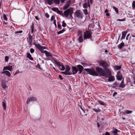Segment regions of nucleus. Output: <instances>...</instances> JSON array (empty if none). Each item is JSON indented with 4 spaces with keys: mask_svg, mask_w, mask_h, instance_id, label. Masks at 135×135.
Here are the masks:
<instances>
[{
    "mask_svg": "<svg viewBox=\"0 0 135 135\" xmlns=\"http://www.w3.org/2000/svg\"><path fill=\"white\" fill-rule=\"evenodd\" d=\"M98 62L99 66L103 67L108 75H111V70L108 68L109 65L107 62L102 60H99Z\"/></svg>",
    "mask_w": 135,
    "mask_h": 135,
    "instance_id": "f257e3e1",
    "label": "nucleus"
},
{
    "mask_svg": "<svg viewBox=\"0 0 135 135\" xmlns=\"http://www.w3.org/2000/svg\"><path fill=\"white\" fill-rule=\"evenodd\" d=\"M96 70L97 73L101 76H104L106 78L108 77L109 76H111V75H108L106 71H104L101 68L96 67Z\"/></svg>",
    "mask_w": 135,
    "mask_h": 135,
    "instance_id": "f03ea898",
    "label": "nucleus"
},
{
    "mask_svg": "<svg viewBox=\"0 0 135 135\" xmlns=\"http://www.w3.org/2000/svg\"><path fill=\"white\" fill-rule=\"evenodd\" d=\"M84 70L86 72L89 73V74L94 76H98V74L95 71L94 69L93 68L92 69H88L85 68L84 69Z\"/></svg>",
    "mask_w": 135,
    "mask_h": 135,
    "instance_id": "7ed1b4c3",
    "label": "nucleus"
},
{
    "mask_svg": "<svg viewBox=\"0 0 135 135\" xmlns=\"http://www.w3.org/2000/svg\"><path fill=\"white\" fill-rule=\"evenodd\" d=\"M92 32L89 31H86L84 33V39H91L92 38Z\"/></svg>",
    "mask_w": 135,
    "mask_h": 135,
    "instance_id": "20e7f679",
    "label": "nucleus"
},
{
    "mask_svg": "<svg viewBox=\"0 0 135 135\" xmlns=\"http://www.w3.org/2000/svg\"><path fill=\"white\" fill-rule=\"evenodd\" d=\"M73 13V9L70 8L64 12V15H65V17H68L69 15H70V17H72V15Z\"/></svg>",
    "mask_w": 135,
    "mask_h": 135,
    "instance_id": "39448f33",
    "label": "nucleus"
},
{
    "mask_svg": "<svg viewBox=\"0 0 135 135\" xmlns=\"http://www.w3.org/2000/svg\"><path fill=\"white\" fill-rule=\"evenodd\" d=\"M66 70L65 71H61L62 74H64L65 75H71V72L70 71V68L68 65H65Z\"/></svg>",
    "mask_w": 135,
    "mask_h": 135,
    "instance_id": "423d86ee",
    "label": "nucleus"
},
{
    "mask_svg": "<svg viewBox=\"0 0 135 135\" xmlns=\"http://www.w3.org/2000/svg\"><path fill=\"white\" fill-rule=\"evenodd\" d=\"M33 44L42 53H45V51H46V50H42L45 49L46 47L45 46H42L39 44H36L35 43H33Z\"/></svg>",
    "mask_w": 135,
    "mask_h": 135,
    "instance_id": "0eeeda50",
    "label": "nucleus"
},
{
    "mask_svg": "<svg viewBox=\"0 0 135 135\" xmlns=\"http://www.w3.org/2000/svg\"><path fill=\"white\" fill-rule=\"evenodd\" d=\"M55 63L59 67L60 70L64 71L65 69V67L63 65L62 63L60 62L55 61Z\"/></svg>",
    "mask_w": 135,
    "mask_h": 135,
    "instance_id": "6e6552de",
    "label": "nucleus"
},
{
    "mask_svg": "<svg viewBox=\"0 0 135 135\" xmlns=\"http://www.w3.org/2000/svg\"><path fill=\"white\" fill-rule=\"evenodd\" d=\"M71 75H74L76 74L78 71V69L75 66H72L71 68Z\"/></svg>",
    "mask_w": 135,
    "mask_h": 135,
    "instance_id": "1a4fd4ad",
    "label": "nucleus"
},
{
    "mask_svg": "<svg viewBox=\"0 0 135 135\" xmlns=\"http://www.w3.org/2000/svg\"><path fill=\"white\" fill-rule=\"evenodd\" d=\"M36 101V97H32L28 98L27 100L26 103L27 104H28L30 101L34 102Z\"/></svg>",
    "mask_w": 135,
    "mask_h": 135,
    "instance_id": "9d476101",
    "label": "nucleus"
},
{
    "mask_svg": "<svg viewBox=\"0 0 135 135\" xmlns=\"http://www.w3.org/2000/svg\"><path fill=\"white\" fill-rule=\"evenodd\" d=\"M83 13L80 10H78L75 12V15L76 17H82Z\"/></svg>",
    "mask_w": 135,
    "mask_h": 135,
    "instance_id": "9b49d317",
    "label": "nucleus"
},
{
    "mask_svg": "<svg viewBox=\"0 0 135 135\" xmlns=\"http://www.w3.org/2000/svg\"><path fill=\"white\" fill-rule=\"evenodd\" d=\"M28 41L29 45L31 46L32 45V36L30 34L28 33Z\"/></svg>",
    "mask_w": 135,
    "mask_h": 135,
    "instance_id": "f8f14e48",
    "label": "nucleus"
},
{
    "mask_svg": "<svg viewBox=\"0 0 135 135\" xmlns=\"http://www.w3.org/2000/svg\"><path fill=\"white\" fill-rule=\"evenodd\" d=\"M12 69V66L9 65L7 66H4L3 67V70H8L10 71H11Z\"/></svg>",
    "mask_w": 135,
    "mask_h": 135,
    "instance_id": "ddd939ff",
    "label": "nucleus"
},
{
    "mask_svg": "<svg viewBox=\"0 0 135 135\" xmlns=\"http://www.w3.org/2000/svg\"><path fill=\"white\" fill-rule=\"evenodd\" d=\"M128 32L127 31H123L122 32V36L121 38V40L123 39H124L125 38Z\"/></svg>",
    "mask_w": 135,
    "mask_h": 135,
    "instance_id": "4468645a",
    "label": "nucleus"
},
{
    "mask_svg": "<svg viewBox=\"0 0 135 135\" xmlns=\"http://www.w3.org/2000/svg\"><path fill=\"white\" fill-rule=\"evenodd\" d=\"M79 107V108L80 109L79 110L80 113L81 115H82L85 113V110H84V108L82 106H80Z\"/></svg>",
    "mask_w": 135,
    "mask_h": 135,
    "instance_id": "2eb2a0df",
    "label": "nucleus"
},
{
    "mask_svg": "<svg viewBox=\"0 0 135 135\" xmlns=\"http://www.w3.org/2000/svg\"><path fill=\"white\" fill-rule=\"evenodd\" d=\"M45 54L47 57H52V54L50 52L47 51H45Z\"/></svg>",
    "mask_w": 135,
    "mask_h": 135,
    "instance_id": "dca6fc26",
    "label": "nucleus"
},
{
    "mask_svg": "<svg viewBox=\"0 0 135 135\" xmlns=\"http://www.w3.org/2000/svg\"><path fill=\"white\" fill-rule=\"evenodd\" d=\"M109 77V79H108V81L109 82H111L114 81L115 80V78L114 76H110Z\"/></svg>",
    "mask_w": 135,
    "mask_h": 135,
    "instance_id": "f3484780",
    "label": "nucleus"
},
{
    "mask_svg": "<svg viewBox=\"0 0 135 135\" xmlns=\"http://www.w3.org/2000/svg\"><path fill=\"white\" fill-rule=\"evenodd\" d=\"M2 74L4 73V74H5L7 76L9 77H10L11 75L10 72L8 71H7V70L4 71H3L2 72Z\"/></svg>",
    "mask_w": 135,
    "mask_h": 135,
    "instance_id": "a211bd4d",
    "label": "nucleus"
},
{
    "mask_svg": "<svg viewBox=\"0 0 135 135\" xmlns=\"http://www.w3.org/2000/svg\"><path fill=\"white\" fill-rule=\"evenodd\" d=\"M117 131L116 129H113L110 131V132L112 133V135H118L117 132Z\"/></svg>",
    "mask_w": 135,
    "mask_h": 135,
    "instance_id": "6ab92c4d",
    "label": "nucleus"
},
{
    "mask_svg": "<svg viewBox=\"0 0 135 135\" xmlns=\"http://www.w3.org/2000/svg\"><path fill=\"white\" fill-rule=\"evenodd\" d=\"M2 87L4 89L7 88V86H6V83L5 82L3 81L1 83Z\"/></svg>",
    "mask_w": 135,
    "mask_h": 135,
    "instance_id": "aec40b11",
    "label": "nucleus"
},
{
    "mask_svg": "<svg viewBox=\"0 0 135 135\" xmlns=\"http://www.w3.org/2000/svg\"><path fill=\"white\" fill-rule=\"evenodd\" d=\"M124 44L123 42L122 41V42L119 44L118 45V47L119 49H121L122 47L124 46Z\"/></svg>",
    "mask_w": 135,
    "mask_h": 135,
    "instance_id": "412c9836",
    "label": "nucleus"
},
{
    "mask_svg": "<svg viewBox=\"0 0 135 135\" xmlns=\"http://www.w3.org/2000/svg\"><path fill=\"white\" fill-rule=\"evenodd\" d=\"M125 86V85L124 83V79L121 81L120 84L119 86V87L122 88H124Z\"/></svg>",
    "mask_w": 135,
    "mask_h": 135,
    "instance_id": "4be33fe9",
    "label": "nucleus"
},
{
    "mask_svg": "<svg viewBox=\"0 0 135 135\" xmlns=\"http://www.w3.org/2000/svg\"><path fill=\"white\" fill-rule=\"evenodd\" d=\"M27 57L31 60H33V58L31 56V55L29 53H27Z\"/></svg>",
    "mask_w": 135,
    "mask_h": 135,
    "instance_id": "5701e85b",
    "label": "nucleus"
},
{
    "mask_svg": "<svg viewBox=\"0 0 135 135\" xmlns=\"http://www.w3.org/2000/svg\"><path fill=\"white\" fill-rule=\"evenodd\" d=\"M117 79L118 80H121L122 77L121 74H118L117 76Z\"/></svg>",
    "mask_w": 135,
    "mask_h": 135,
    "instance_id": "b1692460",
    "label": "nucleus"
},
{
    "mask_svg": "<svg viewBox=\"0 0 135 135\" xmlns=\"http://www.w3.org/2000/svg\"><path fill=\"white\" fill-rule=\"evenodd\" d=\"M77 67L78 68L79 70H83L84 69L83 67L80 65H78Z\"/></svg>",
    "mask_w": 135,
    "mask_h": 135,
    "instance_id": "393cba45",
    "label": "nucleus"
},
{
    "mask_svg": "<svg viewBox=\"0 0 135 135\" xmlns=\"http://www.w3.org/2000/svg\"><path fill=\"white\" fill-rule=\"evenodd\" d=\"M114 68L115 70H118L121 68V66H114Z\"/></svg>",
    "mask_w": 135,
    "mask_h": 135,
    "instance_id": "a878e982",
    "label": "nucleus"
},
{
    "mask_svg": "<svg viewBox=\"0 0 135 135\" xmlns=\"http://www.w3.org/2000/svg\"><path fill=\"white\" fill-rule=\"evenodd\" d=\"M56 13H57L60 14V15L61 16H63L64 15V13H63L62 11H60L59 9Z\"/></svg>",
    "mask_w": 135,
    "mask_h": 135,
    "instance_id": "bb28decb",
    "label": "nucleus"
},
{
    "mask_svg": "<svg viewBox=\"0 0 135 135\" xmlns=\"http://www.w3.org/2000/svg\"><path fill=\"white\" fill-rule=\"evenodd\" d=\"M56 13H57L60 14V15L61 16H63L64 15V13H63L62 11H60L59 9Z\"/></svg>",
    "mask_w": 135,
    "mask_h": 135,
    "instance_id": "cd10ccee",
    "label": "nucleus"
},
{
    "mask_svg": "<svg viewBox=\"0 0 135 135\" xmlns=\"http://www.w3.org/2000/svg\"><path fill=\"white\" fill-rule=\"evenodd\" d=\"M70 5L69 3H67L65 4L64 6L63 9L64 10H65L67 9L69 7Z\"/></svg>",
    "mask_w": 135,
    "mask_h": 135,
    "instance_id": "c85d7f7f",
    "label": "nucleus"
},
{
    "mask_svg": "<svg viewBox=\"0 0 135 135\" xmlns=\"http://www.w3.org/2000/svg\"><path fill=\"white\" fill-rule=\"evenodd\" d=\"M78 40L80 43L82 42L83 41L82 36L79 37Z\"/></svg>",
    "mask_w": 135,
    "mask_h": 135,
    "instance_id": "c756f323",
    "label": "nucleus"
},
{
    "mask_svg": "<svg viewBox=\"0 0 135 135\" xmlns=\"http://www.w3.org/2000/svg\"><path fill=\"white\" fill-rule=\"evenodd\" d=\"M98 102L99 104L101 105H104L105 104L104 102L99 100H98Z\"/></svg>",
    "mask_w": 135,
    "mask_h": 135,
    "instance_id": "7c9ffc66",
    "label": "nucleus"
},
{
    "mask_svg": "<svg viewBox=\"0 0 135 135\" xmlns=\"http://www.w3.org/2000/svg\"><path fill=\"white\" fill-rule=\"evenodd\" d=\"M78 36H82V32L81 31H79L78 32Z\"/></svg>",
    "mask_w": 135,
    "mask_h": 135,
    "instance_id": "2f4dec72",
    "label": "nucleus"
},
{
    "mask_svg": "<svg viewBox=\"0 0 135 135\" xmlns=\"http://www.w3.org/2000/svg\"><path fill=\"white\" fill-rule=\"evenodd\" d=\"M92 109L97 113H98L100 112V110L99 108H93Z\"/></svg>",
    "mask_w": 135,
    "mask_h": 135,
    "instance_id": "473e14b6",
    "label": "nucleus"
},
{
    "mask_svg": "<svg viewBox=\"0 0 135 135\" xmlns=\"http://www.w3.org/2000/svg\"><path fill=\"white\" fill-rule=\"evenodd\" d=\"M2 105L3 108V109L5 110H6V103L4 102H2Z\"/></svg>",
    "mask_w": 135,
    "mask_h": 135,
    "instance_id": "72a5a7b5",
    "label": "nucleus"
},
{
    "mask_svg": "<svg viewBox=\"0 0 135 135\" xmlns=\"http://www.w3.org/2000/svg\"><path fill=\"white\" fill-rule=\"evenodd\" d=\"M65 31V30L63 28L62 30L59 31V32H57V34L58 35L64 32Z\"/></svg>",
    "mask_w": 135,
    "mask_h": 135,
    "instance_id": "f704fd0d",
    "label": "nucleus"
},
{
    "mask_svg": "<svg viewBox=\"0 0 135 135\" xmlns=\"http://www.w3.org/2000/svg\"><path fill=\"white\" fill-rule=\"evenodd\" d=\"M132 111L131 110H126L125 112V114H129L132 113Z\"/></svg>",
    "mask_w": 135,
    "mask_h": 135,
    "instance_id": "c9c22d12",
    "label": "nucleus"
},
{
    "mask_svg": "<svg viewBox=\"0 0 135 135\" xmlns=\"http://www.w3.org/2000/svg\"><path fill=\"white\" fill-rule=\"evenodd\" d=\"M34 25L33 23L31 26V33H33L34 32Z\"/></svg>",
    "mask_w": 135,
    "mask_h": 135,
    "instance_id": "e433bc0d",
    "label": "nucleus"
},
{
    "mask_svg": "<svg viewBox=\"0 0 135 135\" xmlns=\"http://www.w3.org/2000/svg\"><path fill=\"white\" fill-rule=\"evenodd\" d=\"M83 7L84 8H88V4L86 3H84L83 4Z\"/></svg>",
    "mask_w": 135,
    "mask_h": 135,
    "instance_id": "4c0bfd02",
    "label": "nucleus"
},
{
    "mask_svg": "<svg viewBox=\"0 0 135 135\" xmlns=\"http://www.w3.org/2000/svg\"><path fill=\"white\" fill-rule=\"evenodd\" d=\"M52 11L57 12L59 10V9L57 8L54 7L52 8Z\"/></svg>",
    "mask_w": 135,
    "mask_h": 135,
    "instance_id": "58836bf2",
    "label": "nucleus"
},
{
    "mask_svg": "<svg viewBox=\"0 0 135 135\" xmlns=\"http://www.w3.org/2000/svg\"><path fill=\"white\" fill-rule=\"evenodd\" d=\"M113 8L114 10L118 14L119 13V11L118 10V8H117L115 7L114 6H113Z\"/></svg>",
    "mask_w": 135,
    "mask_h": 135,
    "instance_id": "ea45409f",
    "label": "nucleus"
},
{
    "mask_svg": "<svg viewBox=\"0 0 135 135\" xmlns=\"http://www.w3.org/2000/svg\"><path fill=\"white\" fill-rule=\"evenodd\" d=\"M132 8L133 9H135V0L133 1L132 3Z\"/></svg>",
    "mask_w": 135,
    "mask_h": 135,
    "instance_id": "a19ab883",
    "label": "nucleus"
},
{
    "mask_svg": "<svg viewBox=\"0 0 135 135\" xmlns=\"http://www.w3.org/2000/svg\"><path fill=\"white\" fill-rule=\"evenodd\" d=\"M60 0H54V3L57 4H59L60 3Z\"/></svg>",
    "mask_w": 135,
    "mask_h": 135,
    "instance_id": "79ce46f5",
    "label": "nucleus"
},
{
    "mask_svg": "<svg viewBox=\"0 0 135 135\" xmlns=\"http://www.w3.org/2000/svg\"><path fill=\"white\" fill-rule=\"evenodd\" d=\"M53 0H47L48 3L50 5H51L52 4V2Z\"/></svg>",
    "mask_w": 135,
    "mask_h": 135,
    "instance_id": "37998d69",
    "label": "nucleus"
},
{
    "mask_svg": "<svg viewBox=\"0 0 135 135\" xmlns=\"http://www.w3.org/2000/svg\"><path fill=\"white\" fill-rule=\"evenodd\" d=\"M108 10L107 9H106L105 11V13H106V15L107 16H109V14L108 13Z\"/></svg>",
    "mask_w": 135,
    "mask_h": 135,
    "instance_id": "c03bdc74",
    "label": "nucleus"
},
{
    "mask_svg": "<svg viewBox=\"0 0 135 135\" xmlns=\"http://www.w3.org/2000/svg\"><path fill=\"white\" fill-rule=\"evenodd\" d=\"M126 20L125 18H123L122 19H118L117 20V21H123Z\"/></svg>",
    "mask_w": 135,
    "mask_h": 135,
    "instance_id": "a18cd8bd",
    "label": "nucleus"
},
{
    "mask_svg": "<svg viewBox=\"0 0 135 135\" xmlns=\"http://www.w3.org/2000/svg\"><path fill=\"white\" fill-rule=\"evenodd\" d=\"M9 59V57L8 56H6L5 57V61L6 62H7L8 61Z\"/></svg>",
    "mask_w": 135,
    "mask_h": 135,
    "instance_id": "49530a36",
    "label": "nucleus"
},
{
    "mask_svg": "<svg viewBox=\"0 0 135 135\" xmlns=\"http://www.w3.org/2000/svg\"><path fill=\"white\" fill-rule=\"evenodd\" d=\"M83 11L85 15H86L88 14L87 10L86 9L83 10Z\"/></svg>",
    "mask_w": 135,
    "mask_h": 135,
    "instance_id": "de8ad7c7",
    "label": "nucleus"
},
{
    "mask_svg": "<svg viewBox=\"0 0 135 135\" xmlns=\"http://www.w3.org/2000/svg\"><path fill=\"white\" fill-rule=\"evenodd\" d=\"M66 24L64 22V21H63L62 22V27H65L66 26Z\"/></svg>",
    "mask_w": 135,
    "mask_h": 135,
    "instance_id": "09e8293b",
    "label": "nucleus"
},
{
    "mask_svg": "<svg viewBox=\"0 0 135 135\" xmlns=\"http://www.w3.org/2000/svg\"><path fill=\"white\" fill-rule=\"evenodd\" d=\"M57 27L59 29L61 30V29L62 27L61 25L59 24L58 23H57Z\"/></svg>",
    "mask_w": 135,
    "mask_h": 135,
    "instance_id": "8fccbe9b",
    "label": "nucleus"
},
{
    "mask_svg": "<svg viewBox=\"0 0 135 135\" xmlns=\"http://www.w3.org/2000/svg\"><path fill=\"white\" fill-rule=\"evenodd\" d=\"M35 51L34 50L33 48H31L30 49V52L31 53H33Z\"/></svg>",
    "mask_w": 135,
    "mask_h": 135,
    "instance_id": "3c124183",
    "label": "nucleus"
},
{
    "mask_svg": "<svg viewBox=\"0 0 135 135\" xmlns=\"http://www.w3.org/2000/svg\"><path fill=\"white\" fill-rule=\"evenodd\" d=\"M22 32V31H16L15 32V34H17L18 33H21Z\"/></svg>",
    "mask_w": 135,
    "mask_h": 135,
    "instance_id": "603ef678",
    "label": "nucleus"
},
{
    "mask_svg": "<svg viewBox=\"0 0 135 135\" xmlns=\"http://www.w3.org/2000/svg\"><path fill=\"white\" fill-rule=\"evenodd\" d=\"M59 77L61 80L63 79V78H62V76L60 75H59Z\"/></svg>",
    "mask_w": 135,
    "mask_h": 135,
    "instance_id": "864d4df0",
    "label": "nucleus"
},
{
    "mask_svg": "<svg viewBox=\"0 0 135 135\" xmlns=\"http://www.w3.org/2000/svg\"><path fill=\"white\" fill-rule=\"evenodd\" d=\"M53 23L54 24V25L56 27V20H54V22H53Z\"/></svg>",
    "mask_w": 135,
    "mask_h": 135,
    "instance_id": "5fc2aeb1",
    "label": "nucleus"
},
{
    "mask_svg": "<svg viewBox=\"0 0 135 135\" xmlns=\"http://www.w3.org/2000/svg\"><path fill=\"white\" fill-rule=\"evenodd\" d=\"M117 94V92H114L113 94V96L114 97L115 95Z\"/></svg>",
    "mask_w": 135,
    "mask_h": 135,
    "instance_id": "6e6d98bb",
    "label": "nucleus"
},
{
    "mask_svg": "<svg viewBox=\"0 0 135 135\" xmlns=\"http://www.w3.org/2000/svg\"><path fill=\"white\" fill-rule=\"evenodd\" d=\"M7 25H3L4 27H5V28H7V27H9L7 26Z\"/></svg>",
    "mask_w": 135,
    "mask_h": 135,
    "instance_id": "4d7b16f0",
    "label": "nucleus"
},
{
    "mask_svg": "<svg viewBox=\"0 0 135 135\" xmlns=\"http://www.w3.org/2000/svg\"><path fill=\"white\" fill-rule=\"evenodd\" d=\"M129 35H130L129 34H128V35L127 36V37H126V40H128V37L129 36Z\"/></svg>",
    "mask_w": 135,
    "mask_h": 135,
    "instance_id": "13d9d810",
    "label": "nucleus"
},
{
    "mask_svg": "<svg viewBox=\"0 0 135 135\" xmlns=\"http://www.w3.org/2000/svg\"><path fill=\"white\" fill-rule=\"evenodd\" d=\"M105 135H110V134L108 132H105Z\"/></svg>",
    "mask_w": 135,
    "mask_h": 135,
    "instance_id": "bf43d9fd",
    "label": "nucleus"
},
{
    "mask_svg": "<svg viewBox=\"0 0 135 135\" xmlns=\"http://www.w3.org/2000/svg\"><path fill=\"white\" fill-rule=\"evenodd\" d=\"M83 70H79V72L78 73L79 74H81Z\"/></svg>",
    "mask_w": 135,
    "mask_h": 135,
    "instance_id": "052dcab7",
    "label": "nucleus"
},
{
    "mask_svg": "<svg viewBox=\"0 0 135 135\" xmlns=\"http://www.w3.org/2000/svg\"><path fill=\"white\" fill-rule=\"evenodd\" d=\"M97 127L99 128L100 127V126L99 124V123H97Z\"/></svg>",
    "mask_w": 135,
    "mask_h": 135,
    "instance_id": "680f3d73",
    "label": "nucleus"
},
{
    "mask_svg": "<svg viewBox=\"0 0 135 135\" xmlns=\"http://www.w3.org/2000/svg\"><path fill=\"white\" fill-rule=\"evenodd\" d=\"M3 19L4 20H5L6 21H7V17H3Z\"/></svg>",
    "mask_w": 135,
    "mask_h": 135,
    "instance_id": "e2e57ef3",
    "label": "nucleus"
},
{
    "mask_svg": "<svg viewBox=\"0 0 135 135\" xmlns=\"http://www.w3.org/2000/svg\"><path fill=\"white\" fill-rule=\"evenodd\" d=\"M95 19V18H92L91 19V21H92L93 22H94V20Z\"/></svg>",
    "mask_w": 135,
    "mask_h": 135,
    "instance_id": "0e129e2a",
    "label": "nucleus"
},
{
    "mask_svg": "<svg viewBox=\"0 0 135 135\" xmlns=\"http://www.w3.org/2000/svg\"><path fill=\"white\" fill-rule=\"evenodd\" d=\"M66 0H60V1L62 3H63Z\"/></svg>",
    "mask_w": 135,
    "mask_h": 135,
    "instance_id": "69168bd1",
    "label": "nucleus"
},
{
    "mask_svg": "<svg viewBox=\"0 0 135 135\" xmlns=\"http://www.w3.org/2000/svg\"><path fill=\"white\" fill-rule=\"evenodd\" d=\"M55 17H51V21L54 20Z\"/></svg>",
    "mask_w": 135,
    "mask_h": 135,
    "instance_id": "338daca9",
    "label": "nucleus"
},
{
    "mask_svg": "<svg viewBox=\"0 0 135 135\" xmlns=\"http://www.w3.org/2000/svg\"><path fill=\"white\" fill-rule=\"evenodd\" d=\"M114 85H115L116 86H117L118 85V84L117 83V82H115L114 84Z\"/></svg>",
    "mask_w": 135,
    "mask_h": 135,
    "instance_id": "774afa93",
    "label": "nucleus"
}]
</instances>
